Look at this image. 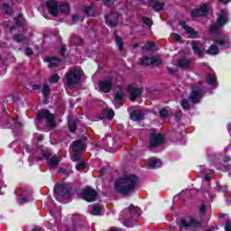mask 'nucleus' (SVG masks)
Masks as SVG:
<instances>
[{"mask_svg":"<svg viewBox=\"0 0 231 231\" xmlns=\"http://www.w3.org/2000/svg\"><path fill=\"white\" fill-rule=\"evenodd\" d=\"M106 142H107V146L112 148V147H115V139H113V137H108L106 139Z\"/></svg>","mask_w":231,"mask_h":231,"instance_id":"40","label":"nucleus"},{"mask_svg":"<svg viewBox=\"0 0 231 231\" xmlns=\"http://www.w3.org/2000/svg\"><path fill=\"white\" fill-rule=\"evenodd\" d=\"M47 119V124L51 129H53L57 124L53 118V115L50 114L48 110H43L40 112L36 116V122H42V120Z\"/></svg>","mask_w":231,"mask_h":231,"instance_id":"9","label":"nucleus"},{"mask_svg":"<svg viewBox=\"0 0 231 231\" xmlns=\"http://www.w3.org/2000/svg\"><path fill=\"white\" fill-rule=\"evenodd\" d=\"M33 54V51H32L31 48H26L25 49V55L30 56Z\"/></svg>","mask_w":231,"mask_h":231,"instance_id":"48","label":"nucleus"},{"mask_svg":"<svg viewBox=\"0 0 231 231\" xmlns=\"http://www.w3.org/2000/svg\"><path fill=\"white\" fill-rule=\"evenodd\" d=\"M191 46L195 55H198V57H203V51L205 49L201 46L199 42L193 41L191 42Z\"/></svg>","mask_w":231,"mask_h":231,"instance_id":"21","label":"nucleus"},{"mask_svg":"<svg viewBox=\"0 0 231 231\" xmlns=\"http://www.w3.org/2000/svg\"><path fill=\"white\" fill-rule=\"evenodd\" d=\"M88 212L92 216H102V214H104V209L100 206L95 205L89 208Z\"/></svg>","mask_w":231,"mask_h":231,"instance_id":"25","label":"nucleus"},{"mask_svg":"<svg viewBox=\"0 0 231 231\" xmlns=\"http://www.w3.org/2000/svg\"><path fill=\"white\" fill-rule=\"evenodd\" d=\"M118 19H120V14L115 13L106 16V23L108 26L114 27L118 24Z\"/></svg>","mask_w":231,"mask_h":231,"instance_id":"17","label":"nucleus"},{"mask_svg":"<svg viewBox=\"0 0 231 231\" xmlns=\"http://www.w3.org/2000/svg\"><path fill=\"white\" fill-rule=\"evenodd\" d=\"M227 169H228V170H230V169H231L230 165H227Z\"/></svg>","mask_w":231,"mask_h":231,"instance_id":"64","label":"nucleus"},{"mask_svg":"<svg viewBox=\"0 0 231 231\" xmlns=\"http://www.w3.org/2000/svg\"><path fill=\"white\" fill-rule=\"evenodd\" d=\"M116 95L114 98L115 106L116 107H120L122 106V98L125 96V91L129 93V98L132 100V102H134L140 95H142V89L141 88H136L133 86H130L127 89L125 88L124 86H117L116 88Z\"/></svg>","mask_w":231,"mask_h":231,"instance_id":"2","label":"nucleus"},{"mask_svg":"<svg viewBox=\"0 0 231 231\" xmlns=\"http://www.w3.org/2000/svg\"><path fill=\"white\" fill-rule=\"evenodd\" d=\"M72 151H75L76 152H84V151H86V143L82 140L75 141L72 143Z\"/></svg>","mask_w":231,"mask_h":231,"instance_id":"20","label":"nucleus"},{"mask_svg":"<svg viewBox=\"0 0 231 231\" xmlns=\"http://www.w3.org/2000/svg\"><path fill=\"white\" fill-rule=\"evenodd\" d=\"M60 53L61 55H64V53H66V49L64 47L61 48Z\"/></svg>","mask_w":231,"mask_h":231,"instance_id":"57","label":"nucleus"},{"mask_svg":"<svg viewBox=\"0 0 231 231\" xmlns=\"http://www.w3.org/2000/svg\"><path fill=\"white\" fill-rule=\"evenodd\" d=\"M14 41H15V42H23V41H24V36L22 34H16L14 36Z\"/></svg>","mask_w":231,"mask_h":231,"instance_id":"38","label":"nucleus"},{"mask_svg":"<svg viewBox=\"0 0 231 231\" xmlns=\"http://www.w3.org/2000/svg\"><path fill=\"white\" fill-rule=\"evenodd\" d=\"M69 129L70 133H75V130L77 129V125L75 123L69 121Z\"/></svg>","mask_w":231,"mask_h":231,"instance_id":"39","label":"nucleus"},{"mask_svg":"<svg viewBox=\"0 0 231 231\" xmlns=\"http://www.w3.org/2000/svg\"><path fill=\"white\" fill-rule=\"evenodd\" d=\"M205 210H207V207L205 206V204H202V205L199 207V211H200V212H205Z\"/></svg>","mask_w":231,"mask_h":231,"instance_id":"53","label":"nucleus"},{"mask_svg":"<svg viewBox=\"0 0 231 231\" xmlns=\"http://www.w3.org/2000/svg\"><path fill=\"white\" fill-rule=\"evenodd\" d=\"M183 113H181V111H178L175 114V118H177V120H180V117L182 116Z\"/></svg>","mask_w":231,"mask_h":231,"instance_id":"51","label":"nucleus"},{"mask_svg":"<svg viewBox=\"0 0 231 231\" xmlns=\"http://www.w3.org/2000/svg\"><path fill=\"white\" fill-rule=\"evenodd\" d=\"M205 180L206 181H210V180H212V177H210V174H206Z\"/></svg>","mask_w":231,"mask_h":231,"instance_id":"54","label":"nucleus"},{"mask_svg":"<svg viewBox=\"0 0 231 231\" xmlns=\"http://www.w3.org/2000/svg\"><path fill=\"white\" fill-rule=\"evenodd\" d=\"M77 171H84L86 169V162H79L76 165Z\"/></svg>","mask_w":231,"mask_h":231,"instance_id":"41","label":"nucleus"},{"mask_svg":"<svg viewBox=\"0 0 231 231\" xmlns=\"http://www.w3.org/2000/svg\"><path fill=\"white\" fill-rule=\"evenodd\" d=\"M231 0H219L220 3H222V5H228V3H230Z\"/></svg>","mask_w":231,"mask_h":231,"instance_id":"55","label":"nucleus"},{"mask_svg":"<svg viewBox=\"0 0 231 231\" xmlns=\"http://www.w3.org/2000/svg\"><path fill=\"white\" fill-rule=\"evenodd\" d=\"M207 82L211 88H216V86H217V81L216 80V74H214V72H210L209 74H208Z\"/></svg>","mask_w":231,"mask_h":231,"instance_id":"26","label":"nucleus"},{"mask_svg":"<svg viewBox=\"0 0 231 231\" xmlns=\"http://www.w3.org/2000/svg\"><path fill=\"white\" fill-rule=\"evenodd\" d=\"M12 122L14 124L15 127H19L21 125V122H19L17 119H13Z\"/></svg>","mask_w":231,"mask_h":231,"instance_id":"49","label":"nucleus"},{"mask_svg":"<svg viewBox=\"0 0 231 231\" xmlns=\"http://www.w3.org/2000/svg\"><path fill=\"white\" fill-rule=\"evenodd\" d=\"M43 157L47 160V163L49 167H57L60 162V159L56 155H52L50 151L42 152Z\"/></svg>","mask_w":231,"mask_h":231,"instance_id":"12","label":"nucleus"},{"mask_svg":"<svg viewBox=\"0 0 231 231\" xmlns=\"http://www.w3.org/2000/svg\"><path fill=\"white\" fill-rule=\"evenodd\" d=\"M179 68H190V60L182 58L178 61Z\"/></svg>","mask_w":231,"mask_h":231,"instance_id":"29","label":"nucleus"},{"mask_svg":"<svg viewBox=\"0 0 231 231\" xmlns=\"http://www.w3.org/2000/svg\"><path fill=\"white\" fill-rule=\"evenodd\" d=\"M230 44V40L227 38V36H222L221 40H216L215 44L211 45L209 49L208 50V55H217L219 53V47L220 48H228V45Z\"/></svg>","mask_w":231,"mask_h":231,"instance_id":"5","label":"nucleus"},{"mask_svg":"<svg viewBox=\"0 0 231 231\" xmlns=\"http://www.w3.org/2000/svg\"><path fill=\"white\" fill-rule=\"evenodd\" d=\"M162 62V58L160 56L144 57L141 60V64H143V66H160Z\"/></svg>","mask_w":231,"mask_h":231,"instance_id":"13","label":"nucleus"},{"mask_svg":"<svg viewBox=\"0 0 231 231\" xmlns=\"http://www.w3.org/2000/svg\"><path fill=\"white\" fill-rule=\"evenodd\" d=\"M113 88H115V79L113 78L99 81V91H102L103 93H109Z\"/></svg>","mask_w":231,"mask_h":231,"instance_id":"11","label":"nucleus"},{"mask_svg":"<svg viewBox=\"0 0 231 231\" xmlns=\"http://www.w3.org/2000/svg\"><path fill=\"white\" fill-rule=\"evenodd\" d=\"M32 231H42V228H34V229H32Z\"/></svg>","mask_w":231,"mask_h":231,"instance_id":"60","label":"nucleus"},{"mask_svg":"<svg viewBox=\"0 0 231 231\" xmlns=\"http://www.w3.org/2000/svg\"><path fill=\"white\" fill-rule=\"evenodd\" d=\"M153 47H154V43H152V42H149L144 46V50H152Z\"/></svg>","mask_w":231,"mask_h":231,"instance_id":"46","label":"nucleus"},{"mask_svg":"<svg viewBox=\"0 0 231 231\" xmlns=\"http://www.w3.org/2000/svg\"><path fill=\"white\" fill-rule=\"evenodd\" d=\"M228 21V13L226 11H222L220 14H218L217 24H213L209 28V32L211 33H217V31L219 28H222V26H225L226 24V22Z\"/></svg>","mask_w":231,"mask_h":231,"instance_id":"7","label":"nucleus"},{"mask_svg":"<svg viewBox=\"0 0 231 231\" xmlns=\"http://www.w3.org/2000/svg\"><path fill=\"white\" fill-rule=\"evenodd\" d=\"M180 24L182 26L183 30H185L187 35H189L190 39H196V37H198V32L194 31V29L187 25V23L180 22Z\"/></svg>","mask_w":231,"mask_h":231,"instance_id":"19","label":"nucleus"},{"mask_svg":"<svg viewBox=\"0 0 231 231\" xmlns=\"http://www.w3.org/2000/svg\"><path fill=\"white\" fill-rule=\"evenodd\" d=\"M116 42L117 44L118 50L122 51L124 50V42H122V39L116 35Z\"/></svg>","mask_w":231,"mask_h":231,"instance_id":"34","label":"nucleus"},{"mask_svg":"<svg viewBox=\"0 0 231 231\" xmlns=\"http://www.w3.org/2000/svg\"><path fill=\"white\" fill-rule=\"evenodd\" d=\"M140 183V179L133 174L125 175L115 183V189L123 196H129Z\"/></svg>","mask_w":231,"mask_h":231,"instance_id":"1","label":"nucleus"},{"mask_svg":"<svg viewBox=\"0 0 231 231\" xmlns=\"http://www.w3.org/2000/svg\"><path fill=\"white\" fill-rule=\"evenodd\" d=\"M54 197L60 203H66L69 201V198H71V194H69V190L67 189L66 187L62 184H57L54 187Z\"/></svg>","mask_w":231,"mask_h":231,"instance_id":"3","label":"nucleus"},{"mask_svg":"<svg viewBox=\"0 0 231 231\" xmlns=\"http://www.w3.org/2000/svg\"><path fill=\"white\" fill-rule=\"evenodd\" d=\"M80 77H82V70H80V69H71L66 75L67 86L70 88H75V86L79 84Z\"/></svg>","mask_w":231,"mask_h":231,"instance_id":"4","label":"nucleus"},{"mask_svg":"<svg viewBox=\"0 0 231 231\" xmlns=\"http://www.w3.org/2000/svg\"><path fill=\"white\" fill-rule=\"evenodd\" d=\"M106 6H111L113 5V0H103Z\"/></svg>","mask_w":231,"mask_h":231,"instance_id":"50","label":"nucleus"},{"mask_svg":"<svg viewBox=\"0 0 231 231\" xmlns=\"http://www.w3.org/2000/svg\"><path fill=\"white\" fill-rule=\"evenodd\" d=\"M46 5L51 15H57V14H59V5L57 4V1L49 0Z\"/></svg>","mask_w":231,"mask_h":231,"instance_id":"18","label":"nucleus"},{"mask_svg":"<svg viewBox=\"0 0 231 231\" xmlns=\"http://www.w3.org/2000/svg\"><path fill=\"white\" fill-rule=\"evenodd\" d=\"M37 160L41 162V160H42V157H37Z\"/></svg>","mask_w":231,"mask_h":231,"instance_id":"62","label":"nucleus"},{"mask_svg":"<svg viewBox=\"0 0 231 231\" xmlns=\"http://www.w3.org/2000/svg\"><path fill=\"white\" fill-rule=\"evenodd\" d=\"M42 138H43L42 135H40L38 140L41 141V140H42Z\"/></svg>","mask_w":231,"mask_h":231,"instance_id":"61","label":"nucleus"},{"mask_svg":"<svg viewBox=\"0 0 231 231\" xmlns=\"http://www.w3.org/2000/svg\"><path fill=\"white\" fill-rule=\"evenodd\" d=\"M32 199V197L30 196V193L26 194V190L22 189V198L19 199V203L21 205H24V203H28Z\"/></svg>","mask_w":231,"mask_h":231,"instance_id":"27","label":"nucleus"},{"mask_svg":"<svg viewBox=\"0 0 231 231\" xmlns=\"http://www.w3.org/2000/svg\"><path fill=\"white\" fill-rule=\"evenodd\" d=\"M124 214H126V216H140V208L131 205L124 210Z\"/></svg>","mask_w":231,"mask_h":231,"instance_id":"24","label":"nucleus"},{"mask_svg":"<svg viewBox=\"0 0 231 231\" xmlns=\"http://www.w3.org/2000/svg\"><path fill=\"white\" fill-rule=\"evenodd\" d=\"M3 8L5 12H6L8 14H12V8H10V5H8V4H4Z\"/></svg>","mask_w":231,"mask_h":231,"instance_id":"43","label":"nucleus"},{"mask_svg":"<svg viewBox=\"0 0 231 231\" xmlns=\"http://www.w3.org/2000/svg\"><path fill=\"white\" fill-rule=\"evenodd\" d=\"M227 187H226V185H225V186H217V192H226V190H227Z\"/></svg>","mask_w":231,"mask_h":231,"instance_id":"44","label":"nucleus"},{"mask_svg":"<svg viewBox=\"0 0 231 231\" xmlns=\"http://www.w3.org/2000/svg\"><path fill=\"white\" fill-rule=\"evenodd\" d=\"M224 162H230V157H228V156H226L225 158H224Z\"/></svg>","mask_w":231,"mask_h":231,"instance_id":"58","label":"nucleus"},{"mask_svg":"<svg viewBox=\"0 0 231 231\" xmlns=\"http://www.w3.org/2000/svg\"><path fill=\"white\" fill-rule=\"evenodd\" d=\"M159 115H160L161 118H167V116H169V110H167V108H162L159 112Z\"/></svg>","mask_w":231,"mask_h":231,"instance_id":"35","label":"nucleus"},{"mask_svg":"<svg viewBox=\"0 0 231 231\" xmlns=\"http://www.w3.org/2000/svg\"><path fill=\"white\" fill-rule=\"evenodd\" d=\"M165 138L162 134H152L150 136V147L154 148L162 145Z\"/></svg>","mask_w":231,"mask_h":231,"instance_id":"14","label":"nucleus"},{"mask_svg":"<svg viewBox=\"0 0 231 231\" xmlns=\"http://www.w3.org/2000/svg\"><path fill=\"white\" fill-rule=\"evenodd\" d=\"M152 5L156 12H160V10H163V3L159 1H152Z\"/></svg>","mask_w":231,"mask_h":231,"instance_id":"31","label":"nucleus"},{"mask_svg":"<svg viewBox=\"0 0 231 231\" xmlns=\"http://www.w3.org/2000/svg\"><path fill=\"white\" fill-rule=\"evenodd\" d=\"M143 23L146 24V26H152V20L147 17L143 18Z\"/></svg>","mask_w":231,"mask_h":231,"instance_id":"42","label":"nucleus"},{"mask_svg":"<svg viewBox=\"0 0 231 231\" xmlns=\"http://www.w3.org/2000/svg\"><path fill=\"white\" fill-rule=\"evenodd\" d=\"M173 38H174L175 41H177V42H180V39H181V37H180L179 34H177V33H174V34H173Z\"/></svg>","mask_w":231,"mask_h":231,"instance_id":"52","label":"nucleus"},{"mask_svg":"<svg viewBox=\"0 0 231 231\" xmlns=\"http://www.w3.org/2000/svg\"><path fill=\"white\" fill-rule=\"evenodd\" d=\"M146 165L148 169H160L162 167V161L156 158H150L146 160Z\"/></svg>","mask_w":231,"mask_h":231,"instance_id":"22","label":"nucleus"},{"mask_svg":"<svg viewBox=\"0 0 231 231\" xmlns=\"http://www.w3.org/2000/svg\"><path fill=\"white\" fill-rule=\"evenodd\" d=\"M199 226H201V222L198 221L194 217L189 219H182L180 222V227L184 228V230L194 231L198 230Z\"/></svg>","mask_w":231,"mask_h":231,"instance_id":"6","label":"nucleus"},{"mask_svg":"<svg viewBox=\"0 0 231 231\" xmlns=\"http://www.w3.org/2000/svg\"><path fill=\"white\" fill-rule=\"evenodd\" d=\"M92 11V5L84 7L81 13L72 15V24H75V23H79V21H83L85 15H87V17H90L91 15H93V14L91 13Z\"/></svg>","mask_w":231,"mask_h":231,"instance_id":"10","label":"nucleus"},{"mask_svg":"<svg viewBox=\"0 0 231 231\" xmlns=\"http://www.w3.org/2000/svg\"><path fill=\"white\" fill-rule=\"evenodd\" d=\"M59 10L61 11L62 14H69V5L67 3H61L59 5Z\"/></svg>","mask_w":231,"mask_h":231,"instance_id":"32","label":"nucleus"},{"mask_svg":"<svg viewBox=\"0 0 231 231\" xmlns=\"http://www.w3.org/2000/svg\"><path fill=\"white\" fill-rule=\"evenodd\" d=\"M103 116H106L109 120H113V117L115 116V111L112 109H106L102 112Z\"/></svg>","mask_w":231,"mask_h":231,"instance_id":"30","label":"nucleus"},{"mask_svg":"<svg viewBox=\"0 0 231 231\" xmlns=\"http://www.w3.org/2000/svg\"><path fill=\"white\" fill-rule=\"evenodd\" d=\"M59 75L53 74L52 76H51L49 82H51V84H55V82H59Z\"/></svg>","mask_w":231,"mask_h":231,"instance_id":"36","label":"nucleus"},{"mask_svg":"<svg viewBox=\"0 0 231 231\" xmlns=\"http://www.w3.org/2000/svg\"><path fill=\"white\" fill-rule=\"evenodd\" d=\"M42 95H44L45 97L50 95V87L48 85H43V88L42 89Z\"/></svg>","mask_w":231,"mask_h":231,"instance_id":"37","label":"nucleus"},{"mask_svg":"<svg viewBox=\"0 0 231 231\" xmlns=\"http://www.w3.org/2000/svg\"><path fill=\"white\" fill-rule=\"evenodd\" d=\"M79 154H80V152H75V151L71 150L70 157H71L72 162H79V160H80V156Z\"/></svg>","mask_w":231,"mask_h":231,"instance_id":"33","label":"nucleus"},{"mask_svg":"<svg viewBox=\"0 0 231 231\" xmlns=\"http://www.w3.org/2000/svg\"><path fill=\"white\" fill-rule=\"evenodd\" d=\"M168 71H169V73H174V70H172V69H171V68H168Z\"/></svg>","mask_w":231,"mask_h":231,"instance_id":"59","label":"nucleus"},{"mask_svg":"<svg viewBox=\"0 0 231 231\" xmlns=\"http://www.w3.org/2000/svg\"><path fill=\"white\" fill-rule=\"evenodd\" d=\"M82 199L88 203H91L97 199V191L91 188L86 189L82 192Z\"/></svg>","mask_w":231,"mask_h":231,"instance_id":"15","label":"nucleus"},{"mask_svg":"<svg viewBox=\"0 0 231 231\" xmlns=\"http://www.w3.org/2000/svg\"><path fill=\"white\" fill-rule=\"evenodd\" d=\"M209 10H210V6H208V5L207 4H204L199 8L194 9L191 12V15L192 17H203V15H207L208 14Z\"/></svg>","mask_w":231,"mask_h":231,"instance_id":"16","label":"nucleus"},{"mask_svg":"<svg viewBox=\"0 0 231 231\" xmlns=\"http://www.w3.org/2000/svg\"><path fill=\"white\" fill-rule=\"evenodd\" d=\"M181 106L183 107V109H189L190 107L188 100H182Z\"/></svg>","mask_w":231,"mask_h":231,"instance_id":"45","label":"nucleus"},{"mask_svg":"<svg viewBox=\"0 0 231 231\" xmlns=\"http://www.w3.org/2000/svg\"><path fill=\"white\" fill-rule=\"evenodd\" d=\"M143 115H145V110H134L131 113L130 118L134 122H138V120H143Z\"/></svg>","mask_w":231,"mask_h":231,"instance_id":"23","label":"nucleus"},{"mask_svg":"<svg viewBox=\"0 0 231 231\" xmlns=\"http://www.w3.org/2000/svg\"><path fill=\"white\" fill-rule=\"evenodd\" d=\"M125 226L131 227V226H133V224L129 223V220H126V221L125 222Z\"/></svg>","mask_w":231,"mask_h":231,"instance_id":"56","label":"nucleus"},{"mask_svg":"<svg viewBox=\"0 0 231 231\" xmlns=\"http://www.w3.org/2000/svg\"><path fill=\"white\" fill-rule=\"evenodd\" d=\"M225 231H231V221L227 220L226 222Z\"/></svg>","mask_w":231,"mask_h":231,"instance_id":"47","label":"nucleus"},{"mask_svg":"<svg viewBox=\"0 0 231 231\" xmlns=\"http://www.w3.org/2000/svg\"><path fill=\"white\" fill-rule=\"evenodd\" d=\"M45 62H49V68H55V66H59L60 60L55 57L47 58Z\"/></svg>","mask_w":231,"mask_h":231,"instance_id":"28","label":"nucleus"},{"mask_svg":"<svg viewBox=\"0 0 231 231\" xmlns=\"http://www.w3.org/2000/svg\"><path fill=\"white\" fill-rule=\"evenodd\" d=\"M77 217V215H74L73 217H72V219L73 220H75V217Z\"/></svg>","mask_w":231,"mask_h":231,"instance_id":"63","label":"nucleus"},{"mask_svg":"<svg viewBox=\"0 0 231 231\" xmlns=\"http://www.w3.org/2000/svg\"><path fill=\"white\" fill-rule=\"evenodd\" d=\"M203 97V83L199 82L192 88L191 94L189 96V100L193 104H198L199 100Z\"/></svg>","mask_w":231,"mask_h":231,"instance_id":"8","label":"nucleus"}]
</instances>
